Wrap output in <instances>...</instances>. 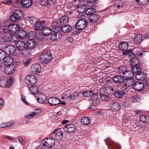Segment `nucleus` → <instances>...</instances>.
I'll return each instance as SVG.
<instances>
[{
	"label": "nucleus",
	"instance_id": "obj_37",
	"mask_svg": "<svg viewBox=\"0 0 149 149\" xmlns=\"http://www.w3.org/2000/svg\"><path fill=\"white\" fill-rule=\"evenodd\" d=\"M60 34L59 33H54L50 35V39L54 41H57L59 39V36Z\"/></svg>",
	"mask_w": 149,
	"mask_h": 149
},
{
	"label": "nucleus",
	"instance_id": "obj_4",
	"mask_svg": "<svg viewBox=\"0 0 149 149\" xmlns=\"http://www.w3.org/2000/svg\"><path fill=\"white\" fill-rule=\"evenodd\" d=\"M52 58V55L49 50L41 53L39 57L40 61L42 63L48 62L50 61Z\"/></svg>",
	"mask_w": 149,
	"mask_h": 149
},
{
	"label": "nucleus",
	"instance_id": "obj_10",
	"mask_svg": "<svg viewBox=\"0 0 149 149\" xmlns=\"http://www.w3.org/2000/svg\"><path fill=\"white\" fill-rule=\"evenodd\" d=\"M43 145L44 146L47 147L51 148L54 146L55 144V141L52 137H50L45 139L42 141Z\"/></svg>",
	"mask_w": 149,
	"mask_h": 149
},
{
	"label": "nucleus",
	"instance_id": "obj_44",
	"mask_svg": "<svg viewBox=\"0 0 149 149\" xmlns=\"http://www.w3.org/2000/svg\"><path fill=\"white\" fill-rule=\"evenodd\" d=\"M81 122L84 125H88L90 123L91 120L88 117L85 116L81 119Z\"/></svg>",
	"mask_w": 149,
	"mask_h": 149
},
{
	"label": "nucleus",
	"instance_id": "obj_1",
	"mask_svg": "<svg viewBox=\"0 0 149 149\" xmlns=\"http://www.w3.org/2000/svg\"><path fill=\"white\" fill-rule=\"evenodd\" d=\"M9 28L11 34H18L17 37L19 39H23L26 34V31L24 30H20V27L15 23H12L8 26Z\"/></svg>",
	"mask_w": 149,
	"mask_h": 149
},
{
	"label": "nucleus",
	"instance_id": "obj_21",
	"mask_svg": "<svg viewBox=\"0 0 149 149\" xmlns=\"http://www.w3.org/2000/svg\"><path fill=\"white\" fill-rule=\"evenodd\" d=\"M15 66L12 65L6 66L4 69L5 72L7 74H10L15 71Z\"/></svg>",
	"mask_w": 149,
	"mask_h": 149
},
{
	"label": "nucleus",
	"instance_id": "obj_49",
	"mask_svg": "<svg viewBox=\"0 0 149 149\" xmlns=\"http://www.w3.org/2000/svg\"><path fill=\"white\" fill-rule=\"evenodd\" d=\"M7 42L6 38H5L3 37L0 38V47H3V46L6 45Z\"/></svg>",
	"mask_w": 149,
	"mask_h": 149
},
{
	"label": "nucleus",
	"instance_id": "obj_59",
	"mask_svg": "<svg viewBox=\"0 0 149 149\" xmlns=\"http://www.w3.org/2000/svg\"><path fill=\"white\" fill-rule=\"evenodd\" d=\"M61 111L58 112L55 116L52 117V119L54 118L56 120H57L58 118H61Z\"/></svg>",
	"mask_w": 149,
	"mask_h": 149
},
{
	"label": "nucleus",
	"instance_id": "obj_52",
	"mask_svg": "<svg viewBox=\"0 0 149 149\" xmlns=\"http://www.w3.org/2000/svg\"><path fill=\"white\" fill-rule=\"evenodd\" d=\"M13 122H11L8 123H2L0 125V127L2 128H5L7 127H10L13 124Z\"/></svg>",
	"mask_w": 149,
	"mask_h": 149
},
{
	"label": "nucleus",
	"instance_id": "obj_23",
	"mask_svg": "<svg viewBox=\"0 0 149 149\" xmlns=\"http://www.w3.org/2000/svg\"><path fill=\"white\" fill-rule=\"evenodd\" d=\"M36 33L35 31H31L29 32L27 34L26 33V36L23 39H24L26 37L29 40L33 39L36 38Z\"/></svg>",
	"mask_w": 149,
	"mask_h": 149
},
{
	"label": "nucleus",
	"instance_id": "obj_57",
	"mask_svg": "<svg viewBox=\"0 0 149 149\" xmlns=\"http://www.w3.org/2000/svg\"><path fill=\"white\" fill-rule=\"evenodd\" d=\"M87 3V6L90 7H93L96 5V2L94 0H90Z\"/></svg>",
	"mask_w": 149,
	"mask_h": 149
},
{
	"label": "nucleus",
	"instance_id": "obj_11",
	"mask_svg": "<svg viewBox=\"0 0 149 149\" xmlns=\"http://www.w3.org/2000/svg\"><path fill=\"white\" fill-rule=\"evenodd\" d=\"M140 125L141 127H144L149 123V116L144 115H141L139 117Z\"/></svg>",
	"mask_w": 149,
	"mask_h": 149
},
{
	"label": "nucleus",
	"instance_id": "obj_32",
	"mask_svg": "<svg viewBox=\"0 0 149 149\" xmlns=\"http://www.w3.org/2000/svg\"><path fill=\"white\" fill-rule=\"evenodd\" d=\"M0 33L3 35L5 38L11 34L10 29L8 27V26L6 27H4L1 31Z\"/></svg>",
	"mask_w": 149,
	"mask_h": 149
},
{
	"label": "nucleus",
	"instance_id": "obj_64",
	"mask_svg": "<svg viewBox=\"0 0 149 149\" xmlns=\"http://www.w3.org/2000/svg\"><path fill=\"white\" fill-rule=\"evenodd\" d=\"M5 53L4 51L0 49V60L1 58L3 59V57L5 55Z\"/></svg>",
	"mask_w": 149,
	"mask_h": 149
},
{
	"label": "nucleus",
	"instance_id": "obj_2",
	"mask_svg": "<svg viewBox=\"0 0 149 149\" xmlns=\"http://www.w3.org/2000/svg\"><path fill=\"white\" fill-rule=\"evenodd\" d=\"M128 46V44L127 42H123L120 43L118 47L120 50L124 51L123 53V54L127 55L129 58H130L134 55V54L132 52L131 49L127 50Z\"/></svg>",
	"mask_w": 149,
	"mask_h": 149
},
{
	"label": "nucleus",
	"instance_id": "obj_45",
	"mask_svg": "<svg viewBox=\"0 0 149 149\" xmlns=\"http://www.w3.org/2000/svg\"><path fill=\"white\" fill-rule=\"evenodd\" d=\"M51 31L52 30L51 29L46 27L43 29L42 33L44 36H47L50 35L51 33Z\"/></svg>",
	"mask_w": 149,
	"mask_h": 149
},
{
	"label": "nucleus",
	"instance_id": "obj_39",
	"mask_svg": "<svg viewBox=\"0 0 149 149\" xmlns=\"http://www.w3.org/2000/svg\"><path fill=\"white\" fill-rule=\"evenodd\" d=\"M99 17V16L95 14L93 15L90 17L89 22L92 23H94L98 20Z\"/></svg>",
	"mask_w": 149,
	"mask_h": 149
},
{
	"label": "nucleus",
	"instance_id": "obj_27",
	"mask_svg": "<svg viewBox=\"0 0 149 149\" xmlns=\"http://www.w3.org/2000/svg\"><path fill=\"white\" fill-rule=\"evenodd\" d=\"M6 38L7 42L9 41L12 43L15 42L17 39H19L17 37V35L16 36L11 34H10L8 36H7Z\"/></svg>",
	"mask_w": 149,
	"mask_h": 149
},
{
	"label": "nucleus",
	"instance_id": "obj_26",
	"mask_svg": "<svg viewBox=\"0 0 149 149\" xmlns=\"http://www.w3.org/2000/svg\"><path fill=\"white\" fill-rule=\"evenodd\" d=\"M113 78L114 82L116 84H121L124 81L123 77L121 75H116L114 76Z\"/></svg>",
	"mask_w": 149,
	"mask_h": 149
},
{
	"label": "nucleus",
	"instance_id": "obj_14",
	"mask_svg": "<svg viewBox=\"0 0 149 149\" xmlns=\"http://www.w3.org/2000/svg\"><path fill=\"white\" fill-rule=\"evenodd\" d=\"M64 130L65 132L71 133L74 132L76 130V128L74 125L70 124L65 125Z\"/></svg>",
	"mask_w": 149,
	"mask_h": 149
},
{
	"label": "nucleus",
	"instance_id": "obj_36",
	"mask_svg": "<svg viewBox=\"0 0 149 149\" xmlns=\"http://www.w3.org/2000/svg\"><path fill=\"white\" fill-rule=\"evenodd\" d=\"M135 77L138 80H143L146 78V75L143 72H138L135 74Z\"/></svg>",
	"mask_w": 149,
	"mask_h": 149
},
{
	"label": "nucleus",
	"instance_id": "obj_16",
	"mask_svg": "<svg viewBox=\"0 0 149 149\" xmlns=\"http://www.w3.org/2000/svg\"><path fill=\"white\" fill-rule=\"evenodd\" d=\"M31 70L33 74H38L41 71L40 65L38 64H35L33 65L31 68Z\"/></svg>",
	"mask_w": 149,
	"mask_h": 149
},
{
	"label": "nucleus",
	"instance_id": "obj_22",
	"mask_svg": "<svg viewBox=\"0 0 149 149\" xmlns=\"http://www.w3.org/2000/svg\"><path fill=\"white\" fill-rule=\"evenodd\" d=\"M133 87L136 91H142L144 88V85L142 83L137 82L135 83Z\"/></svg>",
	"mask_w": 149,
	"mask_h": 149
},
{
	"label": "nucleus",
	"instance_id": "obj_60",
	"mask_svg": "<svg viewBox=\"0 0 149 149\" xmlns=\"http://www.w3.org/2000/svg\"><path fill=\"white\" fill-rule=\"evenodd\" d=\"M20 5H21V1L17 0L14 2L13 4V6L15 8L19 7Z\"/></svg>",
	"mask_w": 149,
	"mask_h": 149
},
{
	"label": "nucleus",
	"instance_id": "obj_35",
	"mask_svg": "<svg viewBox=\"0 0 149 149\" xmlns=\"http://www.w3.org/2000/svg\"><path fill=\"white\" fill-rule=\"evenodd\" d=\"M30 93L32 94H36L39 91L38 87L36 86H33L29 88Z\"/></svg>",
	"mask_w": 149,
	"mask_h": 149
},
{
	"label": "nucleus",
	"instance_id": "obj_15",
	"mask_svg": "<svg viewBox=\"0 0 149 149\" xmlns=\"http://www.w3.org/2000/svg\"><path fill=\"white\" fill-rule=\"evenodd\" d=\"M110 109L113 111H117L120 109V105L117 102H111L110 104Z\"/></svg>",
	"mask_w": 149,
	"mask_h": 149
},
{
	"label": "nucleus",
	"instance_id": "obj_19",
	"mask_svg": "<svg viewBox=\"0 0 149 149\" xmlns=\"http://www.w3.org/2000/svg\"><path fill=\"white\" fill-rule=\"evenodd\" d=\"M16 46L17 49L19 50L23 51L26 49L25 43L22 41H17L16 43Z\"/></svg>",
	"mask_w": 149,
	"mask_h": 149
},
{
	"label": "nucleus",
	"instance_id": "obj_24",
	"mask_svg": "<svg viewBox=\"0 0 149 149\" xmlns=\"http://www.w3.org/2000/svg\"><path fill=\"white\" fill-rule=\"evenodd\" d=\"M36 96L37 98V100L40 103H43L46 99L45 95L42 93H39Z\"/></svg>",
	"mask_w": 149,
	"mask_h": 149
},
{
	"label": "nucleus",
	"instance_id": "obj_17",
	"mask_svg": "<svg viewBox=\"0 0 149 149\" xmlns=\"http://www.w3.org/2000/svg\"><path fill=\"white\" fill-rule=\"evenodd\" d=\"M48 103L54 106L60 103V100L55 97H51L48 100Z\"/></svg>",
	"mask_w": 149,
	"mask_h": 149
},
{
	"label": "nucleus",
	"instance_id": "obj_51",
	"mask_svg": "<svg viewBox=\"0 0 149 149\" xmlns=\"http://www.w3.org/2000/svg\"><path fill=\"white\" fill-rule=\"evenodd\" d=\"M91 102L92 104L97 105L99 102V99L97 97L93 96L91 98Z\"/></svg>",
	"mask_w": 149,
	"mask_h": 149
},
{
	"label": "nucleus",
	"instance_id": "obj_18",
	"mask_svg": "<svg viewBox=\"0 0 149 149\" xmlns=\"http://www.w3.org/2000/svg\"><path fill=\"white\" fill-rule=\"evenodd\" d=\"M58 129V130H56L53 131L52 133V134H54L56 132L54 138L57 141H60L62 139L63 137V132L59 130Z\"/></svg>",
	"mask_w": 149,
	"mask_h": 149
},
{
	"label": "nucleus",
	"instance_id": "obj_8",
	"mask_svg": "<svg viewBox=\"0 0 149 149\" xmlns=\"http://www.w3.org/2000/svg\"><path fill=\"white\" fill-rule=\"evenodd\" d=\"M74 5L77 7V9L79 13H84L87 9L86 6L84 4L81 3L79 0H75Z\"/></svg>",
	"mask_w": 149,
	"mask_h": 149
},
{
	"label": "nucleus",
	"instance_id": "obj_28",
	"mask_svg": "<svg viewBox=\"0 0 149 149\" xmlns=\"http://www.w3.org/2000/svg\"><path fill=\"white\" fill-rule=\"evenodd\" d=\"M45 24L43 22L39 21L37 22L34 25V29L36 30H40L44 27Z\"/></svg>",
	"mask_w": 149,
	"mask_h": 149
},
{
	"label": "nucleus",
	"instance_id": "obj_9",
	"mask_svg": "<svg viewBox=\"0 0 149 149\" xmlns=\"http://www.w3.org/2000/svg\"><path fill=\"white\" fill-rule=\"evenodd\" d=\"M88 22L84 19H80L77 21L75 25L76 29L82 30L84 29L87 25Z\"/></svg>",
	"mask_w": 149,
	"mask_h": 149
},
{
	"label": "nucleus",
	"instance_id": "obj_53",
	"mask_svg": "<svg viewBox=\"0 0 149 149\" xmlns=\"http://www.w3.org/2000/svg\"><path fill=\"white\" fill-rule=\"evenodd\" d=\"M60 26L58 25V24L57 23V22L56 25L53 26L52 28V31L55 33L58 32L60 30Z\"/></svg>",
	"mask_w": 149,
	"mask_h": 149
},
{
	"label": "nucleus",
	"instance_id": "obj_29",
	"mask_svg": "<svg viewBox=\"0 0 149 149\" xmlns=\"http://www.w3.org/2000/svg\"><path fill=\"white\" fill-rule=\"evenodd\" d=\"M13 61V58L10 56H7L3 58V63L6 66L12 65Z\"/></svg>",
	"mask_w": 149,
	"mask_h": 149
},
{
	"label": "nucleus",
	"instance_id": "obj_25",
	"mask_svg": "<svg viewBox=\"0 0 149 149\" xmlns=\"http://www.w3.org/2000/svg\"><path fill=\"white\" fill-rule=\"evenodd\" d=\"M15 47L13 45H9L7 46L6 49V52L9 55H12L15 52Z\"/></svg>",
	"mask_w": 149,
	"mask_h": 149
},
{
	"label": "nucleus",
	"instance_id": "obj_58",
	"mask_svg": "<svg viewBox=\"0 0 149 149\" xmlns=\"http://www.w3.org/2000/svg\"><path fill=\"white\" fill-rule=\"evenodd\" d=\"M38 113L36 112H32L31 114L29 115L25 116V117L27 119H30L33 118Z\"/></svg>",
	"mask_w": 149,
	"mask_h": 149
},
{
	"label": "nucleus",
	"instance_id": "obj_7",
	"mask_svg": "<svg viewBox=\"0 0 149 149\" xmlns=\"http://www.w3.org/2000/svg\"><path fill=\"white\" fill-rule=\"evenodd\" d=\"M124 85L123 86L120 85L118 86V89L119 90L120 88H121L122 87L124 88V89L126 88L125 87H130L134 85L135 83V81L134 79H133L132 78H125L124 79Z\"/></svg>",
	"mask_w": 149,
	"mask_h": 149
},
{
	"label": "nucleus",
	"instance_id": "obj_62",
	"mask_svg": "<svg viewBox=\"0 0 149 149\" xmlns=\"http://www.w3.org/2000/svg\"><path fill=\"white\" fill-rule=\"evenodd\" d=\"M56 0H48L47 3V5L50 6L54 5L56 3Z\"/></svg>",
	"mask_w": 149,
	"mask_h": 149
},
{
	"label": "nucleus",
	"instance_id": "obj_47",
	"mask_svg": "<svg viewBox=\"0 0 149 149\" xmlns=\"http://www.w3.org/2000/svg\"><path fill=\"white\" fill-rule=\"evenodd\" d=\"M133 51L135 54L137 56H140L143 55L142 51L139 48H135L134 49Z\"/></svg>",
	"mask_w": 149,
	"mask_h": 149
},
{
	"label": "nucleus",
	"instance_id": "obj_43",
	"mask_svg": "<svg viewBox=\"0 0 149 149\" xmlns=\"http://www.w3.org/2000/svg\"><path fill=\"white\" fill-rule=\"evenodd\" d=\"M113 77H107L103 79L102 81L105 83V84L110 85L113 82Z\"/></svg>",
	"mask_w": 149,
	"mask_h": 149
},
{
	"label": "nucleus",
	"instance_id": "obj_6",
	"mask_svg": "<svg viewBox=\"0 0 149 149\" xmlns=\"http://www.w3.org/2000/svg\"><path fill=\"white\" fill-rule=\"evenodd\" d=\"M114 5L118 13L124 12V10L125 8V5L124 1L121 0H117L114 3Z\"/></svg>",
	"mask_w": 149,
	"mask_h": 149
},
{
	"label": "nucleus",
	"instance_id": "obj_5",
	"mask_svg": "<svg viewBox=\"0 0 149 149\" xmlns=\"http://www.w3.org/2000/svg\"><path fill=\"white\" fill-rule=\"evenodd\" d=\"M23 14L22 10H17L14 12L11 16L10 20L13 22L19 21L23 17Z\"/></svg>",
	"mask_w": 149,
	"mask_h": 149
},
{
	"label": "nucleus",
	"instance_id": "obj_12",
	"mask_svg": "<svg viewBox=\"0 0 149 149\" xmlns=\"http://www.w3.org/2000/svg\"><path fill=\"white\" fill-rule=\"evenodd\" d=\"M107 90L105 88H103L101 89V93L100 95V98L103 101H107L110 99L109 93H107Z\"/></svg>",
	"mask_w": 149,
	"mask_h": 149
},
{
	"label": "nucleus",
	"instance_id": "obj_54",
	"mask_svg": "<svg viewBox=\"0 0 149 149\" xmlns=\"http://www.w3.org/2000/svg\"><path fill=\"white\" fill-rule=\"evenodd\" d=\"M95 12V9L93 8H89L86 12V14L87 15H90Z\"/></svg>",
	"mask_w": 149,
	"mask_h": 149
},
{
	"label": "nucleus",
	"instance_id": "obj_50",
	"mask_svg": "<svg viewBox=\"0 0 149 149\" xmlns=\"http://www.w3.org/2000/svg\"><path fill=\"white\" fill-rule=\"evenodd\" d=\"M131 69L132 72L133 73H136L139 72L141 70L140 68L137 66L131 67Z\"/></svg>",
	"mask_w": 149,
	"mask_h": 149
},
{
	"label": "nucleus",
	"instance_id": "obj_46",
	"mask_svg": "<svg viewBox=\"0 0 149 149\" xmlns=\"http://www.w3.org/2000/svg\"><path fill=\"white\" fill-rule=\"evenodd\" d=\"M125 94V93L123 91H118L114 93L115 96L118 98L122 97Z\"/></svg>",
	"mask_w": 149,
	"mask_h": 149
},
{
	"label": "nucleus",
	"instance_id": "obj_30",
	"mask_svg": "<svg viewBox=\"0 0 149 149\" xmlns=\"http://www.w3.org/2000/svg\"><path fill=\"white\" fill-rule=\"evenodd\" d=\"M144 39L142 38V35L140 34L136 35L133 39L134 42L137 44L140 43Z\"/></svg>",
	"mask_w": 149,
	"mask_h": 149
},
{
	"label": "nucleus",
	"instance_id": "obj_34",
	"mask_svg": "<svg viewBox=\"0 0 149 149\" xmlns=\"http://www.w3.org/2000/svg\"><path fill=\"white\" fill-rule=\"evenodd\" d=\"M79 93L77 92H75L72 93L69 95L67 94H65V97H67L70 99L72 100L76 99L79 96Z\"/></svg>",
	"mask_w": 149,
	"mask_h": 149
},
{
	"label": "nucleus",
	"instance_id": "obj_31",
	"mask_svg": "<svg viewBox=\"0 0 149 149\" xmlns=\"http://www.w3.org/2000/svg\"><path fill=\"white\" fill-rule=\"evenodd\" d=\"M69 20L68 17L66 16H63L61 19L57 21V23L58 25H61L67 23Z\"/></svg>",
	"mask_w": 149,
	"mask_h": 149
},
{
	"label": "nucleus",
	"instance_id": "obj_40",
	"mask_svg": "<svg viewBox=\"0 0 149 149\" xmlns=\"http://www.w3.org/2000/svg\"><path fill=\"white\" fill-rule=\"evenodd\" d=\"M123 75V76L125 77V78H132L134 74L132 71L128 70L127 69Z\"/></svg>",
	"mask_w": 149,
	"mask_h": 149
},
{
	"label": "nucleus",
	"instance_id": "obj_63",
	"mask_svg": "<svg viewBox=\"0 0 149 149\" xmlns=\"http://www.w3.org/2000/svg\"><path fill=\"white\" fill-rule=\"evenodd\" d=\"M66 40L69 42L72 43L74 40L72 37H68L66 38Z\"/></svg>",
	"mask_w": 149,
	"mask_h": 149
},
{
	"label": "nucleus",
	"instance_id": "obj_55",
	"mask_svg": "<svg viewBox=\"0 0 149 149\" xmlns=\"http://www.w3.org/2000/svg\"><path fill=\"white\" fill-rule=\"evenodd\" d=\"M109 143L110 145L113 148L118 149L120 147V145L116 144L114 142L110 141Z\"/></svg>",
	"mask_w": 149,
	"mask_h": 149
},
{
	"label": "nucleus",
	"instance_id": "obj_3",
	"mask_svg": "<svg viewBox=\"0 0 149 149\" xmlns=\"http://www.w3.org/2000/svg\"><path fill=\"white\" fill-rule=\"evenodd\" d=\"M14 82L13 79H8L5 77H1L0 78V87L9 88L12 86Z\"/></svg>",
	"mask_w": 149,
	"mask_h": 149
},
{
	"label": "nucleus",
	"instance_id": "obj_41",
	"mask_svg": "<svg viewBox=\"0 0 149 149\" xmlns=\"http://www.w3.org/2000/svg\"><path fill=\"white\" fill-rule=\"evenodd\" d=\"M127 67L125 66H121L118 67L117 69L118 72L119 74L123 75L127 69Z\"/></svg>",
	"mask_w": 149,
	"mask_h": 149
},
{
	"label": "nucleus",
	"instance_id": "obj_56",
	"mask_svg": "<svg viewBox=\"0 0 149 149\" xmlns=\"http://www.w3.org/2000/svg\"><path fill=\"white\" fill-rule=\"evenodd\" d=\"M137 3L141 5H144L147 4L148 0H136Z\"/></svg>",
	"mask_w": 149,
	"mask_h": 149
},
{
	"label": "nucleus",
	"instance_id": "obj_20",
	"mask_svg": "<svg viewBox=\"0 0 149 149\" xmlns=\"http://www.w3.org/2000/svg\"><path fill=\"white\" fill-rule=\"evenodd\" d=\"M33 3L32 0H21V6L24 8H30Z\"/></svg>",
	"mask_w": 149,
	"mask_h": 149
},
{
	"label": "nucleus",
	"instance_id": "obj_33",
	"mask_svg": "<svg viewBox=\"0 0 149 149\" xmlns=\"http://www.w3.org/2000/svg\"><path fill=\"white\" fill-rule=\"evenodd\" d=\"M130 64L132 66H137L140 64L139 60L136 58L132 57L130 60Z\"/></svg>",
	"mask_w": 149,
	"mask_h": 149
},
{
	"label": "nucleus",
	"instance_id": "obj_13",
	"mask_svg": "<svg viewBox=\"0 0 149 149\" xmlns=\"http://www.w3.org/2000/svg\"><path fill=\"white\" fill-rule=\"evenodd\" d=\"M26 83L30 85L35 84L37 82L36 78L33 75H29L26 77Z\"/></svg>",
	"mask_w": 149,
	"mask_h": 149
},
{
	"label": "nucleus",
	"instance_id": "obj_42",
	"mask_svg": "<svg viewBox=\"0 0 149 149\" xmlns=\"http://www.w3.org/2000/svg\"><path fill=\"white\" fill-rule=\"evenodd\" d=\"M61 29L64 33L68 32L72 29L71 27L68 25H65L61 27Z\"/></svg>",
	"mask_w": 149,
	"mask_h": 149
},
{
	"label": "nucleus",
	"instance_id": "obj_38",
	"mask_svg": "<svg viewBox=\"0 0 149 149\" xmlns=\"http://www.w3.org/2000/svg\"><path fill=\"white\" fill-rule=\"evenodd\" d=\"M26 45L29 49H32L35 47L36 43L32 40H29L27 42Z\"/></svg>",
	"mask_w": 149,
	"mask_h": 149
},
{
	"label": "nucleus",
	"instance_id": "obj_61",
	"mask_svg": "<svg viewBox=\"0 0 149 149\" xmlns=\"http://www.w3.org/2000/svg\"><path fill=\"white\" fill-rule=\"evenodd\" d=\"M31 61V59L30 58L27 59H25L23 61V64L25 66H27L30 64Z\"/></svg>",
	"mask_w": 149,
	"mask_h": 149
},
{
	"label": "nucleus",
	"instance_id": "obj_48",
	"mask_svg": "<svg viewBox=\"0 0 149 149\" xmlns=\"http://www.w3.org/2000/svg\"><path fill=\"white\" fill-rule=\"evenodd\" d=\"M82 94L84 97H89L93 95V93L92 91H85L82 93Z\"/></svg>",
	"mask_w": 149,
	"mask_h": 149
}]
</instances>
